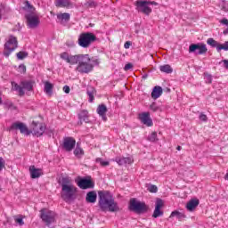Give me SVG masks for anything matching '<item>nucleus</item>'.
I'll list each match as a JSON object with an SVG mask.
<instances>
[{
	"instance_id": "11",
	"label": "nucleus",
	"mask_w": 228,
	"mask_h": 228,
	"mask_svg": "<svg viewBox=\"0 0 228 228\" xmlns=\"http://www.w3.org/2000/svg\"><path fill=\"white\" fill-rule=\"evenodd\" d=\"M54 212L47 208H43L40 210V218L46 224V225H51L54 222Z\"/></svg>"
},
{
	"instance_id": "20",
	"label": "nucleus",
	"mask_w": 228,
	"mask_h": 228,
	"mask_svg": "<svg viewBox=\"0 0 228 228\" xmlns=\"http://www.w3.org/2000/svg\"><path fill=\"white\" fill-rule=\"evenodd\" d=\"M86 201L88 204H95V202H97V192H95V191H91L87 192Z\"/></svg>"
},
{
	"instance_id": "6",
	"label": "nucleus",
	"mask_w": 228,
	"mask_h": 228,
	"mask_svg": "<svg viewBox=\"0 0 228 228\" xmlns=\"http://www.w3.org/2000/svg\"><path fill=\"white\" fill-rule=\"evenodd\" d=\"M128 209L136 215H143L149 211V206L145 202L138 201L136 198H132L129 201Z\"/></svg>"
},
{
	"instance_id": "30",
	"label": "nucleus",
	"mask_w": 228,
	"mask_h": 228,
	"mask_svg": "<svg viewBox=\"0 0 228 228\" xmlns=\"http://www.w3.org/2000/svg\"><path fill=\"white\" fill-rule=\"evenodd\" d=\"M79 120H82L83 122L88 123V110H82L78 114Z\"/></svg>"
},
{
	"instance_id": "24",
	"label": "nucleus",
	"mask_w": 228,
	"mask_h": 228,
	"mask_svg": "<svg viewBox=\"0 0 228 228\" xmlns=\"http://www.w3.org/2000/svg\"><path fill=\"white\" fill-rule=\"evenodd\" d=\"M115 161L122 166V165H131V163H133V160H131V158H120V157H117L115 159Z\"/></svg>"
},
{
	"instance_id": "47",
	"label": "nucleus",
	"mask_w": 228,
	"mask_h": 228,
	"mask_svg": "<svg viewBox=\"0 0 228 228\" xmlns=\"http://www.w3.org/2000/svg\"><path fill=\"white\" fill-rule=\"evenodd\" d=\"M131 41H126L124 45L125 49H129V47H131Z\"/></svg>"
},
{
	"instance_id": "40",
	"label": "nucleus",
	"mask_w": 228,
	"mask_h": 228,
	"mask_svg": "<svg viewBox=\"0 0 228 228\" xmlns=\"http://www.w3.org/2000/svg\"><path fill=\"white\" fill-rule=\"evenodd\" d=\"M19 72H20L21 74H26V65L20 64L19 66Z\"/></svg>"
},
{
	"instance_id": "48",
	"label": "nucleus",
	"mask_w": 228,
	"mask_h": 228,
	"mask_svg": "<svg viewBox=\"0 0 228 228\" xmlns=\"http://www.w3.org/2000/svg\"><path fill=\"white\" fill-rule=\"evenodd\" d=\"M149 2V6H151V4H152L153 6H158V3L155 1H148Z\"/></svg>"
},
{
	"instance_id": "13",
	"label": "nucleus",
	"mask_w": 228,
	"mask_h": 228,
	"mask_svg": "<svg viewBox=\"0 0 228 228\" xmlns=\"http://www.w3.org/2000/svg\"><path fill=\"white\" fill-rule=\"evenodd\" d=\"M189 53H194L198 55L206 54L208 53V47L204 43L191 44L189 46Z\"/></svg>"
},
{
	"instance_id": "8",
	"label": "nucleus",
	"mask_w": 228,
	"mask_h": 228,
	"mask_svg": "<svg viewBox=\"0 0 228 228\" xmlns=\"http://www.w3.org/2000/svg\"><path fill=\"white\" fill-rule=\"evenodd\" d=\"M19 47V41L14 36H9L7 42L4 44V56L8 58L15 49Z\"/></svg>"
},
{
	"instance_id": "14",
	"label": "nucleus",
	"mask_w": 228,
	"mask_h": 228,
	"mask_svg": "<svg viewBox=\"0 0 228 228\" xmlns=\"http://www.w3.org/2000/svg\"><path fill=\"white\" fill-rule=\"evenodd\" d=\"M208 45H210V47H216L217 53H220V51H228V41H225L224 44L218 43L216 40H215L213 37H209L207 40Z\"/></svg>"
},
{
	"instance_id": "10",
	"label": "nucleus",
	"mask_w": 228,
	"mask_h": 228,
	"mask_svg": "<svg viewBox=\"0 0 228 228\" xmlns=\"http://www.w3.org/2000/svg\"><path fill=\"white\" fill-rule=\"evenodd\" d=\"M149 1L147 0H137L134 3L135 10L139 13H143L144 15H151L152 13V9L149 6Z\"/></svg>"
},
{
	"instance_id": "26",
	"label": "nucleus",
	"mask_w": 228,
	"mask_h": 228,
	"mask_svg": "<svg viewBox=\"0 0 228 228\" xmlns=\"http://www.w3.org/2000/svg\"><path fill=\"white\" fill-rule=\"evenodd\" d=\"M54 88V85L51 82L46 81L45 82V92L47 95H53V89Z\"/></svg>"
},
{
	"instance_id": "23",
	"label": "nucleus",
	"mask_w": 228,
	"mask_h": 228,
	"mask_svg": "<svg viewBox=\"0 0 228 228\" xmlns=\"http://www.w3.org/2000/svg\"><path fill=\"white\" fill-rule=\"evenodd\" d=\"M98 115H100V117H102L104 120H106V113L108 112V108L106 107V105L104 104H101L98 106L97 110H96Z\"/></svg>"
},
{
	"instance_id": "36",
	"label": "nucleus",
	"mask_w": 228,
	"mask_h": 228,
	"mask_svg": "<svg viewBox=\"0 0 228 228\" xmlns=\"http://www.w3.org/2000/svg\"><path fill=\"white\" fill-rule=\"evenodd\" d=\"M96 163H100L101 167L110 166V161H104L102 158H97L96 159Z\"/></svg>"
},
{
	"instance_id": "41",
	"label": "nucleus",
	"mask_w": 228,
	"mask_h": 228,
	"mask_svg": "<svg viewBox=\"0 0 228 228\" xmlns=\"http://www.w3.org/2000/svg\"><path fill=\"white\" fill-rule=\"evenodd\" d=\"M87 95L89 97V102H94V93L90 90H87Z\"/></svg>"
},
{
	"instance_id": "18",
	"label": "nucleus",
	"mask_w": 228,
	"mask_h": 228,
	"mask_svg": "<svg viewBox=\"0 0 228 228\" xmlns=\"http://www.w3.org/2000/svg\"><path fill=\"white\" fill-rule=\"evenodd\" d=\"M139 120L142 122V124H144V126H147L148 127L152 126V118H151L150 112H142L139 114Z\"/></svg>"
},
{
	"instance_id": "42",
	"label": "nucleus",
	"mask_w": 228,
	"mask_h": 228,
	"mask_svg": "<svg viewBox=\"0 0 228 228\" xmlns=\"http://www.w3.org/2000/svg\"><path fill=\"white\" fill-rule=\"evenodd\" d=\"M4 165H5L4 159L0 157V172H2L3 169L4 168Z\"/></svg>"
},
{
	"instance_id": "32",
	"label": "nucleus",
	"mask_w": 228,
	"mask_h": 228,
	"mask_svg": "<svg viewBox=\"0 0 228 228\" xmlns=\"http://www.w3.org/2000/svg\"><path fill=\"white\" fill-rule=\"evenodd\" d=\"M146 188L150 193H158V186L152 183H147Z\"/></svg>"
},
{
	"instance_id": "19",
	"label": "nucleus",
	"mask_w": 228,
	"mask_h": 228,
	"mask_svg": "<svg viewBox=\"0 0 228 228\" xmlns=\"http://www.w3.org/2000/svg\"><path fill=\"white\" fill-rule=\"evenodd\" d=\"M29 172L31 179H38V177L44 174L42 169L37 168L35 166L29 167Z\"/></svg>"
},
{
	"instance_id": "45",
	"label": "nucleus",
	"mask_w": 228,
	"mask_h": 228,
	"mask_svg": "<svg viewBox=\"0 0 228 228\" xmlns=\"http://www.w3.org/2000/svg\"><path fill=\"white\" fill-rule=\"evenodd\" d=\"M200 119H201L203 122H207L208 121V116H206V114H200Z\"/></svg>"
},
{
	"instance_id": "31",
	"label": "nucleus",
	"mask_w": 228,
	"mask_h": 228,
	"mask_svg": "<svg viewBox=\"0 0 228 228\" xmlns=\"http://www.w3.org/2000/svg\"><path fill=\"white\" fill-rule=\"evenodd\" d=\"M57 19L59 20H65V22H69L70 20V14L64 12L57 15Z\"/></svg>"
},
{
	"instance_id": "29",
	"label": "nucleus",
	"mask_w": 228,
	"mask_h": 228,
	"mask_svg": "<svg viewBox=\"0 0 228 228\" xmlns=\"http://www.w3.org/2000/svg\"><path fill=\"white\" fill-rule=\"evenodd\" d=\"M174 216H175V218H177V220H179V222H181V220H183V218H184V214L175 210L171 213L169 218H174Z\"/></svg>"
},
{
	"instance_id": "9",
	"label": "nucleus",
	"mask_w": 228,
	"mask_h": 228,
	"mask_svg": "<svg viewBox=\"0 0 228 228\" xmlns=\"http://www.w3.org/2000/svg\"><path fill=\"white\" fill-rule=\"evenodd\" d=\"M75 183L80 188V190H90L95 187V183L92 180L90 176L88 177H81L78 176Z\"/></svg>"
},
{
	"instance_id": "22",
	"label": "nucleus",
	"mask_w": 228,
	"mask_h": 228,
	"mask_svg": "<svg viewBox=\"0 0 228 228\" xmlns=\"http://www.w3.org/2000/svg\"><path fill=\"white\" fill-rule=\"evenodd\" d=\"M71 0H56L55 6L57 8H69V6H72Z\"/></svg>"
},
{
	"instance_id": "46",
	"label": "nucleus",
	"mask_w": 228,
	"mask_h": 228,
	"mask_svg": "<svg viewBox=\"0 0 228 228\" xmlns=\"http://www.w3.org/2000/svg\"><path fill=\"white\" fill-rule=\"evenodd\" d=\"M130 69H133V64L132 63H127L124 67V70H130Z\"/></svg>"
},
{
	"instance_id": "1",
	"label": "nucleus",
	"mask_w": 228,
	"mask_h": 228,
	"mask_svg": "<svg viewBox=\"0 0 228 228\" xmlns=\"http://www.w3.org/2000/svg\"><path fill=\"white\" fill-rule=\"evenodd\" d=\"M61 58L69 65H77L76 70L79 74H90L94 70V67L99 63L97 60L90 57L88 53L69 55V53L64 52L61 53Z\"/></svg>"
},
{
	"instance_id": "51",
	"label": "nucleus",
	"mask_w": 228,
	"mask_h": 228,
	"mask_svg": "<svg viewBox=\"0 0 228 228\" xmlns=\"http://www.w3.org/2000/svg\"><path fill=\"white\" fill-rule=\"evenodd\" d=\"M142 78H143V79H147V75H143V76H142Z\"/></svg>"
},
{
	"instance_id": "3",
	"label": "nucleus",
	"mask_w": 228,
	"mask_h": 228,
	"mask_svg": "<svg viewBox=\"0 0 228 228\" xmlns=\"http://www.w3.org/2000/svg\"><path fill=\"white\" fill-rule=\"evenodd\" d=\"M61 186V197L65 202L74 200L76 193H77V187L72 184V178L64 176L59 182Z\"/></svg>"
},
{
	"instance_id": "12",
	"label": "nucleus",
	"mask_w": 228,
	"mask_h": 228,
	"mask_svg": "<svg viewBox=\"0 0 228 228\" xmlns=\"http://www.w3.org/2000/svg\"><path fill=\"white\" fill-rule=\"evenodd\" d=\"M10 131H20L21 134H26V136H29V134H31V131H29L28 126L19 121L12 124L10 126Z\"/></svg>"
},
{
	"instance_id": "27",
	"label": "nucleus",
	"mask_w": 228,
	"mask_h": 228,
	"mask_svg": "<svg viewBox=\"0 0 228 228\" xmlns=\"http://www.w3.org/2000/svg\"><path fill=\"white\" fill-rule=\"evenodd\" d=\"M74 154L77 158H81L85 154V151L81 149V142H77L76 149L74 150Z\"/></svg>"
},
{
	"instance_id": "7",
	"label": "nucleus",
	"mask_w": 228,
	"mask_h": 228,
	"mask_svg": "<svg viewBox=\"0 0 228 228\" xmlns=\"http://www.w3.org/2000/svg\"><path fill=\"white\" fill-rule=\"evenodd\" d=\"M96 41L97 37L92 32H84L78 37V45L83 47V49H88Z\"/></svg>"
},
{
	"instance_id": "44",
	"label": "nucleus",
	"mask_w": 228,
	"mask_h": 228,
	"mask_svg": "<svg viewBox=\"0 0 228 228\" xmlns=\"http://www.w3.org/2000/svg\"><path fill=\"white\" fill-rule=\"evenodd\" d=\"M62 90L65 94H70V87L69 86H64Z\"/></svg>"
},
{
	"instance_id": "15",
	"label": "nucleus",
	"mask_w": 228,
	"mask_h": 228,
	"mask_svg": "<svg viewBox=\"0 0 228 228\" xmlns=\"http://www.w3.org/2000/svg\"><path fill=\"white\" fill-rule=\"evenodd\" d=\"M32 131H30V133H32L34 134V136H42V134H44V133H45V125L40 122H37V121H33L32 122Z\"/></svg>"
},
{
	"instance_id": "38",
	"label": "nucleus",
	"mask_w": 228,
	"mask_h": 228,
	"mask_svg": "<svg viewBox=\"0 0 228 228\" xmlns=\"http://www.w3.org/2000/svg\"><path fill=\"white\" fill-rule=\"evenodd\" d=\"M85 6H86V8H95V6H97V3L90 0L85 4Z\"/></svg>"
},
{
	"instance_id": "35",
	"label": "nucleus",
	"mask_w": 228,
	"mask_h": 228,
	"mask_svg": "<svg viewBox=\"0 0 228 228\" xmlns=\"http://www.w3.org/2000/svg\"><path fill=\"white\" fill-rule=\"evenodd\" d=\"M149 142H158V133L152 132L150 136H148Z\"/></svg>"
},
{
	"instance_id": "52",
	"label": "nucleus",
	"mask_w": 228,
	"mask_h": 228,
	"mask_svg": "<svg viewBox=\"0 0 228 228\" xmlns=\"http://www.w3.org/2000/svg\"><path fill=\"white\" fill-rule=\"evenodd\" d=\"M0 104H3V98L0 97Z\"/></svg>"
},
{
	"instance_id": "33",
	"label": "nucleus",
	"mask_w": 228,
	"mask_h": 228,
	"mask_svg": "<svg viewBox=\"0 0 228 228\" xmlns=\"http://www.w3.org/2000/svg\"><path fill=\"white\" fill-rule=\"evenodd\" d=\"M204 79L205 82L208 85H211L213 83V76L209 75L208 73H204Z\"/></svg>"
},
{
	"instance_id": "39",
	"label": "nucleus",
	"mask_w": 228,
	"mask_h": 228,
	"mask_svg": "<svg viewBox=\"0 0 228 228\" xmlns=\"http://www.w3.org/2000/svg\"><path fill=\"white\" fill-rule=\"evenodd\" d=\"M221 24H224V26H227V28L224 30V35H228V20L224 18L223 20H220Z\"/></svg>"
},
{
	"instance_id": "21",
	"label": "nucleus",
	"mask_w": 228,
	"mask_h": 228,
	"mask_svg": "<svg viewBox=\"0 0 228 228\" xmlns=\"http://www.w3.org/2000/svg\"><path fill=\"white\" fill-rule=\"evenodd\" d=\"M161 95H163V88L159 86H154L151 92V99H154V101H156V99H159Z\"/></svg>"
},
{
	"instance_id": "37",
	"label": "nucleus",
	"mask_w": 228,
	"mask_h": 228,
	"mask_svg": "<svg viewBox=\"0 0 228 228\" xmlns=\"http://www.w3.org/2000/svg\"><path fill=\"white\" fill-rule=\"evenodd\" d=\"M150 110H151V111H159V110H161V108H159V106L158 105V103L156 102H152L151 105H150Z\"/></svg>"
},
{
	"instance_id": "5",
	"label": "nucleus",
	"mask_w": 228,
	"mask_h": 228,
	"mask_svg": "<svg viewBox=\"0 0 228 228\" xmlns=\"http://www.w3.org/2000/svg\"><path fill=\"white\" fill-rule=\"evenodd\" d=\"M12 86L15 92L19 93L20 97H24L27 92H33V86H35V81L33 80H23L20 82V86L15 82H12Z\"/></svg>"
},
{
	"instance_id": "43",
	"label": "nucleus",
	"mask_w": 228,
	"mask_h": 228,
	"mask_svg": "<svg viewBox=\"0 0 228 228\" xmlns=\"http://www.w3.org/2000/svg\"><path fill=\"white\" fill-rule=\"evenodd\" d=\"M14 220L16 222V224H19V225H22L24 224V221L22 220V217H14Z\"/></svg>"
},
{
	"instance_id": "49",
	"label": "nucleus",
	"mask_w": 228,
	"mask_h": 228,
	"mask_svg": "<svg viewBox=\"0 0 228 228\" xmlns=\"http://www.w3.org/2000/svg\"><path fill=\"white\" fill-rule=\"evenodd\" d=\"M223 62H224V69H228V60H224Z\"/></svg>"
},
{
	"instance_id": "2",
	"label": "nucleus",
	"mask_w": 228,
	"mask_h": 228,
	"mask_svg": "<svg viewBox=\"0 0 228 228\" xmlns=\"http://www.w3.org/2000/svg\"><path fill=\"white\" fill-rule=\"evenodd\" d=\"M98 197V206L101 211H110V213L120 211L118 203L116 202L113 195L109 191H99Z\"/></svg>"
},
{
	"instance_id": "4",
	"label": "nucleus",
	"mask_w": 228,
	"mask_h": 228,
	"mask_svg": "<svg viewBox=\"0 0 228 228\" xmlns=\"http://www.w3.org/2000/svg\"><path fill=\"white\" fill-rule=\"evenodd\" d=\"M24 10L29 12V13L25 14L27 26L30 29H35V28H38V25L40 24V20L37 16L35 15V7H33V5H31L28 1H26Z\"/></svg>"
},
{
	"instance_id": "28",
	"label": "nucleus",
	"mask_w": 228,
	"mask_h": 228,
	"mask_svg": "<svg viewBox=\"0 0 228 228\" xmlns=\"http://www.w3.org/2000/svg\"><path fill=\"white\" fill-rule=\"evenodd\" d=\"M159 70H160V72H165L166 74H172V72H174V69L168 64L160 66Z\"/></svg>"
},
{
	"instance_id": "34",
	"label": "nucleus",
	"mask_w": 228,
	"mask_h": 228,
	"mask_svg": "<svg viewBox=\"0 0 228 228\" xmlns=\"http://www.w3.org/2000/svg\"><path fill=\"white\" fill-rule=\"evenodd\" d=\"M28 52H19L16 53L18 60H24V58H28Z\"/></svg>"
},
{
	"instance_id": "50",
	"label": "nucleus",
	"mask_w": 228,
	"mask_h": 228,
	"mask_svg": "<svg viewBox=\"0 0 228 228\" xmlns=\"http://www.w3.org/2000/svg\"><path fill=\"white\" fill-rule=\"evenodd\" d=\"M176 151H181V146H177Z\"/></svg>"
},
{
	"instance_id": "16",
	"label": "nucleus",
	"mask_w": 228,
	"mask_h": 228,
	"mask_svg": "<svg viewBox=\"0 0 228 228\" xmlns=\"http://www.w3.org/2000/svg\"><path fill=\"white\" fill-rule=\"evenodd\" d=\"M76 148V139L74 137H64L62 142V149L66 152H72Z\"/></svg>"
},
{
	"instance_id": "17",
	"label": "nucleus",
	"mask_w": 228,
	"mask_h": 228,
	"mask_svg": "<svg viewBox=\"0 0 228 228\" xmlns=\"http://www.w3.org/2000/svg\"><path fill=\"white\" fill-rule=\"evenodd\" d=\"M163 200L157 199L156 204H155V210L153 212L152 217L158 218L159 216H163V211L161 210L162 207L164 206Z\"/></svg>"
},
{
	"instance_id": "25",
	"label": "nucleus",
	"mask_w": 228,
	"mask_h": 228,
	"mask_svg": "<svg viewBox=\"0 0 228 228\" xmlns=\"http://www.w3.org/2000/svg\"><path fill=\"white\" fill-rule=\"evenodd\" d=\"M200 201L199 200H191L187 205L186 208L188 209V211H193V209H195V208H197V206H199Z\"/></svg>"
}]
</instances>
